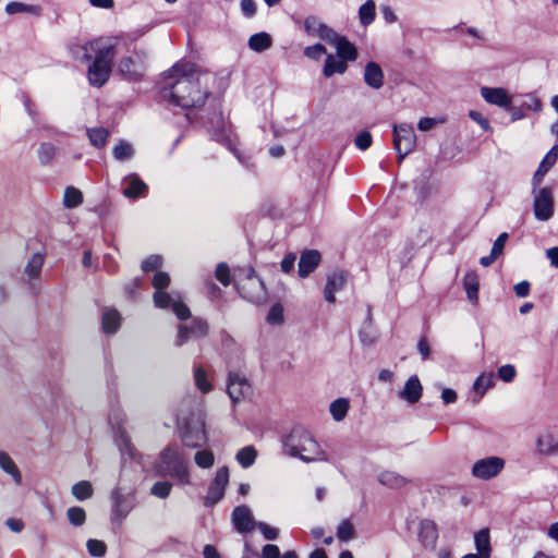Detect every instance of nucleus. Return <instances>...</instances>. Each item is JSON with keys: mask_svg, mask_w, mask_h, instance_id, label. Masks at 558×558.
<instances>
[{"mask_svg": "<svg viewBox=\"0 0 558 558\" xmlns=\"http://www.w3.org/2000/svg\"><path fill=\"white\" fill-rule=\"evenodd\" d=\"M211 80L209 74L198 73L195 64L178 62L163 73L162 96L182 108L199 107L208 97Z\"/></svg>", "mask_w": 558, "mask_h": 558, "instance_id": "obj_1", "label": "nucleus"}, {"mask_svg": "<svg viewBox=\"0 0 558 558\" xmlns=\"http://www.w3.org/2000/svg\"><path fill=\"white\" fill-rule=\"evenodd\" d=\"M72 53L84 61L95 58L88 68V81L93 86L100 87L108 81L113 58V47L111 45L102 39H96L83 46L73 47Z\"/></svg>", "mask_w": 558, "mask_h": 558, "instance_id": "obj_2", "label": "nucleus"}, {"mask_svg": "<svg viewBox=\"0 0 558 558\" xmlns=\"http://www.w3.org/2000/svg\"><path fill=\"white\" fill-rule=\"evenodd\" d=\"M284 451L304 462L327 461L319 444L307 432H293L284 440Z\"/></svg>", "mask_w": 558, "mask_h": 558, "instance_id": "obj_3", "label": "nucleus"}, {"mask_svg": "<svg viewBox=\"0 0 558 558\" xmlns=\"http://www.w3.org/2000/svg\"><path fill=\"white\" fill-rule=\"evenodd\" d=\"M156 470L160 475L175 478L180 484H190L187 461L177 446H168L162 450Z\"/></svg>", "mask_w": 558, "mask_h": 558, "instance_id": "obj_4", "label": "nucleus"}, {"mask_svg": "<svg viewBox=\"0 0 558 558\" xmlns=\"http://www.w3.org/2000/svg\"><path fill=\"white\" fill-rule=\"evenodd\" d=\"M151 283L156 289L154 294V303L156 307L162 311H171L173 314H190L189 308L182 302L180 296H174L162 291V289L167 288L170 283V277L167 272H156Z\"/></svg>", "mask_w": 558, "mask_h": 558, "instance_id": "obj_5", "label": "nucleus"}, {"mask_svg": "<svg viewBox=\"0 0 558 558\" xmlns=\"http://www.w3.org/2000/svg\"><path fill=\"white\" fill-rule=\"evenodd\" d=\"M393 148L398 155V161L401 162L405 156L412 153L416 147V135L413 125L410 123L393 124Z\"/></svg>", "mask_w": 558, "mask_h": 558, "instance_id": "obj_6", "label": "nucleus"}, {"mask_svg": "<svg viewBox=\"0 0 558 558\" xmlns=\"http://www.w3.org/2000/svg\"><path fill=\"white\" fill-rule=\"evenodd\" d=\"M240 294L254 303H263L266 301V289L264 282L251 269L246 277L236 283Z\"/></svg>", "mask_w": 558, "mask_h": 558, "instance_id": "obj_7", "label": "nucleus"}, {"mask_svg": "<svg viewBox=\"0 0 558 558\" xmlns=\"http://www.w3.org/2000/svg\"><path fill=\"white\" fill-rule=\"evenodd\" d=\"M505 459L490 456L475 461L472 465L471 474L478 480L488 481L498 476L505 469Z\"/></svg>", "mask_w": 558, "mask_h": 558, "instance_id": "obj_8", "label": "nucleus"}, {"mask_svg": "<svg viewBox=\"0 0 558 558\" xmlns=\"http://www.w3.org/2000/svg\"><path fill=\"white\" fill-rule=\"evenodd\" d=\"M533 209L539 221H547L554 216V196L549 187L534 189Z\"/></svg>", "mask_w": 558, "mask_h": 558, "instance_id": "obj_9", "label": "nucleus"}, {"mask_svg": "<svg viewBox=\"0 0 558 558\" xmlns=\"http://www.w3.org/2000/svg\"><path fill=\"white\" fill-rule=\"evenodd\" d=\"M183 322L179 325L177 345H182L192 336H204L207 332V324L202 318L193 316H180Z\"/></svg>", "mask_w": 558, "mask_h": 558, "instance_id": "obj_10", "label": "nucleus"}, {"mask_svg": "<svg viewBox=\"0 0 558 558\" xmlns=\"http://www.w3.org/2000/svg\"><path fill=\"white\" fill-rule=\"evenodd\" d=\"M229 482V470L222 466L217 470L214 481L211 482L204 505L211 507L222 499L225 489Z\"/></svg>", "mask_w": 558, "mask_h": 558, "instance_id": "obj_11", "label": "nucleus"}, {"mask_svg": "<svg viewBox=\"0 0 558 558\" xmlns=\"http://www.w3.org/2000/svg\"><path fill=\"white\" fill-rule=\"evenodd\" d=\"M44 262L45 257L41 253H34L24 266L23 279L33 290H38L40 288V275Z\"/></svg>", "mask_w": 558, "mask_h": 558, "instance_id": "obj_12", "label": "nucleus"}, {"mask_svg": "<svg viewBox=\"0 0 558 558\" xmlns=\"http://www.w3.org/2000/svg\"><path fill=\"white\" fill-rule=\"evenodd\" d=\"M348 282V275L343 270H333L327 276L326 284L324 288V298L327 302L333 303L336 301L335 294L342 291Z\"/></svg>", "mask_w": 558, "mask_h": 558, "instance_id": "obj_13", "label": "nucleus"}, {"mask_svg": "<svg viewBox=\"0 0 558 558\" xmlns=\"http://www.w3.org/2000/svg\"><path fill=\"white\" fill-rule=\"evenodd\" d=\"M481 96L490 105L509 110L512 104V97L502 87H487L481 88Z\"/></svg>", "mask_w": 558, "mask_h": 558, "instance_id": "obj_14", "label": "nucleus"}, {"mask_svg": "<svg viewBox=\"0 0 558 558\" xmlns=\"http://www.w3.org/2000/svg\"><path fill=\"white\" fill-rule=\"evenodd\" d=\"M227 392L233 403H236L251 393V385L238 374H230L228 379Z\"/></svg>", "mask_w": 558, "mask_h": 558, "instance_id": "obj_15", "label": "nucleus"}, {"mask_svg": "<svg viewBox=\"0 0 558 558\" xmlns=\"http://www.w3.org/2000/svg\"><path fill=\"white\" fill-rule=\"evenodd\" d=\"M232 522L239 533H250L256 525L252 511L247 506H238L233 509Z\"/></svg>", "mask_w": 558, "mask_h": 558, "instance_id": "obj_16", "label": "nucleus"}, {"mask_svg": "<svg viewBox=\"0 0 558 558\" xmlns=\"http://www.w3.org/2000/svg\"><path fill=\"white\" fill-rule=\"evenodd\" d=\"M418 538L426 549H435L438 539L436 523L432 520H422L420 522Z\"/></svg>", "mask_w": 558, "mask_h": 558, "instance_id": "obj_17", "label": "nucleus"}, {"mask_svg": "<svg viewBox=\"0 0 558 558\" xmlns=\"http://www.w3.org/2000/svg\"><path fill=\"white\" fill-rule=\"evenodd\" d=\"M182 442L185 447L197 448L206 441V432L203 424L190 425L182 434Z\"/></svg>", "mask_w": 558, "mask_h": 558, "instance_id": "obj_18", "label": "nucleus"}, {"mask_svg": "<svg viewBox=\"0 0 558 558\" xmlns=\"http://www.w3.org/2000/svg\"><path fill=\"white\" fill-rule=\"evenodd\" d=\"M423 392L422 384L416 375L411 376L402 390L399 391V398L405 400L407 402L413 404L416 403Z\"/></svg>", "mask_w": 558, "mask_h": 558, "instance_id": "obj_19", "label": "nucleus"}, {"mask_svg": "<svg viewBox=\"0 0 558 558\" xmlns=\"http://www.w3.org/2000/svg\"><path fill=\"white\" fill-rule=\"evenodd\" d=\"M122 184L123 195L128 198L142 196L147 190V185L135 173L126 175L123 179Z\"/></svg>", "mask_w": 558, "mask_h": 558, "instance_id": "obj_20", "label": "nucleus"}, {"mask_svg": "<svg viewBox=\"0 0 558 558\" xmlns=\"http://www.w3.org/2000/svg\"><path fill=\"white\" fill-rule=\"evenodd\" d=\"M365 84L374 89H379L384 85V72L376 62H368L364 70Z\"/></svg>", "mask_w": 558, "mask_h": 558, "instance_id": "obj_21", "label": "nucleus"}, {"mask_svg": "<svg viewBox=\"0 0 558 558\" xmlns=\"http://www.w3.org/2000/svg\"><path fill=\"white\" fill-rule=\"evenodd\" d=\"M320 262V254L317 251H306L302 253L299 262V276L307 277L313 272Z\"/></svg>", "mask_w": 558, "mask_h": 558, "instance_id": "obj_22", "label": "nucleus"}, {"mask_svg": "<svg viewBox=\"0 0 558 558\" xmlns=\"http://www.w3.org/2000/svg\"><path fill=\"white\" fill-rule=\"evenodd\" d=\"M112 517L114 520H123L132 510V504L129 501L120 489H114L112 493Z\"/></svg>", "mask_w": 558, "mask_h": 558, "instance_id": "obj_23", "label": "nucleus"}, {"mask_svg": "<svg viewBox=\"0 0 558 558\" xmlns=\"http://www.w3.org/2000/svg\"><path fill=\"white\" fill-rule=\"evenodd\" d=\"M119 72L130 80H137L143 75L144 66L132 57H124L119 62Z\"/></svg>", "mask_w": 558, "mask_h": 558, "instance_id": "obj_24", "label": "nucleus"}, {"mask_svg": "<svg viewBox=\"0 0 558 558\" xmlns=\"http://www.w3.org/2000/svg\"><path fill=\"white\" fill-rule=\"evenodd\" d=\"M377 480L381 485L390 489H401L411 482L405 476L389 470L380 472Z\"/></svg>", "mask_w": 558, "mask_h": 558, "instance_id": "obj_25", "label": "nucleus"}, {"mask_svg": "<svg viewBox=\"0 0 558 558\" xmlns=\"http://www.w3.org/2000/svg\"><path fill=\"white\" fill-rule=\"evenodd\" d=\"M536 447L543 456H556L558 454V438L551 433H544L537 438Z\"/></svg>", "mask_w": 558, "mask_h": 558, "instance_id": "obj_26", "label": "nucleus"}, {"mask_svg": "<svg viewBox=\"0 0 558 558\" xmlns=\"http://www.w3.org/2000/svg\"><path fill=\"white\" fill-rule=\"evenodd\" d=\"M558 158V145L553 146V148L545 155L537 171L533 177L534 185H538L543 179V177L547 173V171L556 163Z\"/></svg>", "mask_w": 558, "mask_h": 558, "instance_id": "obj_27", "label": "nucleus"}, {"mask_svg": "<svg viewBox=\"0 0 558 558\" xmlns=\"http://www.w3.org/2000/svg\"><path fill=\"white\" fill-rule=\"evenodd\" d=\"M0 469L11 476L14 484H22V474L14 460L5 451H0Z\"/></svg>", "mask_w": 558, "mask_h": 558, "instance_id": "obj_28", "label": "nucleus"}, {"mask_svg": "<svg viewBox=\"0 0 558 558\" xmlns=\"http://www.w3.org/2000/svg\"><path fill=\"white\" fill-rule=\"evenodd\" d=\"M333 46L337 50V57L344 60L347 63L349 61H355L357 58V50L355 46L349 41L344 36H340L339 40H337Z\"/></svg>", "mask_w": 558, "mask_h": 558, "instance_id": "obj_29", "label": "nucleus"}, {"mask_svg": "<svg viewBox=\"0 0 558 558\" xmlns=\"http://www.w3.org/2000/svg\"><path fill=\"white\" fill-rule=\"evenodd\" d=\"M348 69L347 62L333 54H327L323 73L326 77L335 74H343Z\"/></svg>", "mask_w": 558, "mask_h": 558, "instance_id": "obj_30", "label": "nucleus"}, {"mask_svg": "<svg viewBox=\"0 0 558 558\" xmlns=\"http://www.w3.org/2000/svg\"><path fill=\"white\" fill-rule=\"evenodd\" d=\"M495 385L494 375L492 373H483L481 374L473 384V390L477 395V399L474 400L475 403L480 401V399L486 393L488 389H490Z\"/></svg>", "mask_w": 558, "mask_h": 558, "instance_id": "obj_31", "label": "nucleus"}, {"mask_svg": "<svg viewBox=\"0 0 558 558\" xmlns=\"http://www.w3.org/2000/svg\"><path fill=\"white\" fill-rule=\"evenodd\" d=\"M272 45L271 36L268 33L260 32L252 35L248 38V47L253 51L263 52L269 49Z\"/></svg>", "mask_w": 558, "mask_h": 558, "instance_id": "obj_32", "label": "nucleus"}, {"mask_svg": "<svg viewBox=\"0 0 558 558\" xmlns=\"http://www.w3.org/2000/svg\"><path fill=\"white\" fill-rule=\"evenodd\" d=\"M463 287L466 292L468 299L471 302H476L478 298V276L474 271H468L463 278Z\"/></svg>", "mask_w": 558, "mask_h": 558, "instance_id": "obj_33", "label": "nucleus"}, {"mask_svg": "<svg viewBox=\"0 0 558 558\" xmlns=\"http://www.w3.org/2000/svg\"><path fill=\"white\" fill-rule=\"evenodd\" d=\"M112 154L116 160L124 162L134 157L135 150L131 143L121 140L113 147Z\"/></svg>", "mask_w": 558, "mask_h": 558, "instance_id": "obj_34", "label": "nucleus"}, {"mask_svg": "<svg viewBox=\"0 0 558 558\" xmlns=\"http://www.w3.org/2000/svg\"><path fill=\"white\" fill-rule=\"evenodd\" d=\"M350 402L345 398H338L329 405V412L336 422H341L347 416Z\"/></svg>", "mask_w": 558, "mask_h": 558, "instance_id": "obj_35", "label": "nucleus"}, {"mask_svg": "<svg viewBox=\"0 0 558 558\" xmlns=\"http://www.w3.org/2000/svg\"><path fill=\"white\" fill-rule=\"evenodd\" d=\"M475 547L482 556L489 558L490 556V539L488 529H483L474 535Z\"/></svg>", "mask_w": 558, "mask_h": 558, "instance_id": "obj_36", "label": "nucleus"}, {"mask_svg": "<svg viewBox=\"0 0 558 558\" xmlns=\"http://www.w3.org/2000/svg\"><path fill=\"white\" fill-rule=\"evenodd\" d=\"M110 135V132L101 126L90 128L87 130V136L90 144L96 148H102Z\"/></svg>", "mask_w": 558, "mask_h": 558, "instance_id": "obj_37", "label": "nucleus"}, {"mask_svg": "<svg viewBox=\"0 0 558 558\" xmlns=\"http://www.w3.org/2000/svg\"><path fill=\"white\" fill-rule=\"evenodd\" d=\"M40 7L35 4H26L23 2H9L5 5V12L8 14H16V13H26L32 15H39L40 14Z\"/></svg>", "mask_w": 558, "mask_h": 558, "instance_id": "obj_38", "label": "nucleus"}, {"mask_svg": "<svg viewBox=\"0 0 558 558\" xmlns=\"http://www.w3.org/2000/svg\"><path fill=\"white\" fill-rule=\"evenodd\" d=\"M376 16V4L374 0H367L359 9V20L363 26L372 24Z\"/></svg>", "mask_w": 558, "mask_h": 558, "instance_id": "obj_39", "label": "nucleus"}, {"mask_svg": "<svg viewBox=\"0 0 558 558\" xmlns=\"http://www.w3.org/2000/svg\"><path fill=\"white\" fill-rule=\"evenodd\" d=\"M256 457V449L253 446H246L238 451L235 459L242 468L246 469L254 464Z\"/></svg>", "mask_w": 558, "mask_h": 558, "instance_id": "obj_40", "label": "nucleus"}, {"mask_svg": "<svg viewBox=\"0 0 558 558\" xmlns=\"http://www.w3.org/2000/svg\"><path fill=\"white\" fill-rule=\"evenodd\" d=\"M83 202V194L80 190L69 186L64 191L63 205L66 208H75Z\"/></svg>", "mask_w": 558, "mask_h": 558, "instance_id": "obj_41", "label": "nucleus"}, {"mask_svg": "<svg viewBox=\"0 0 558 558\" xmlns=\"http://www.w3.org/2000/svg\"><path fill=\"white\" fill-rule=\"evenodd\" d=\"M72 495L77 500H85L93 495V486L88 481H81L72 486Z\"/></svg>", "mask_w": 558, "mask_h": 558, "instance_id": "obj_42", "label": "nucleus"}, {"mask_svg": "<svg viewBox=\"0 0 558 558\" xmlns=\"http://www.w3.org/2000/svg\"><path fill=\"white\" fill-rule=\"evenodd\" d=\"M66 518L73 526H82L86 521V512L82 507H71L66 510Z\"/></svg>", "mask_w": 558, "mask_h": 558, "instance_id": "obj_43", "label": "nucleus"}, {"mask_svg": "<svg viewBox=\"0 0 558 558\" xmlns=\"http://www.w3.org/2000/svg\"><path fill=\"white\" fill-rule=\"evenodd\" d=\"M90 556L101 558L106 555L107 546L102 541L90 538L86 543Z\"/></svg>", "mask_w": 558, "mask_h": 558, "instance_id": "obj_44", "label": "nucleus"}, {"mask_svg": "<svg viewBox=\"0 0 558 558\" xmlns=\"http://www.w3.org/2000/svg\"><path fill=\"white\" fill-rule=\"evenodd\" d=\"M195 463L203 469H209L213 466L215 458L211 451L201 450L194 456Z\"/></svg>", "mask_w": 558, "mask_h": 558, "instance_id": "obj_45", "label": "nucleus"}, {"mask_svg": "<svg viewBox=\"0 0 558 558\" xmlns=\"http://www.w3.org/2000/svg\"><path fill=\"white\" fill-rule=\"evenodd\" d=\"M56 155V147L50 143H43L38 149V159L40 163L47 165L52 161Z\"/></svg>", "mask_w": 558, "mask_h": 558, "instance_id": "obj_46", "label": "nucleus"}, {"mask_svg": "<svg viewBox=\"0 0 558 558\" xmlns=\"http://www.w3.org/2000/svg\"><path fill=\"white\" fill-rule=\"evenodd\" d=\"M337 536L344 542L351 541L354 537L353 524L348 520L341 521L337 529Z\"/></svg>", "mask_w": 558, "mask_h": 558, "instance_id": "obj_47", "label": "nucleus"}, {"mask_svg": "<svg viewBox=\"0 0 558 558\" xmlns=\"http://www.w3.org/2000/svg\"><path fill=\"white\" fill-rule=\"evenodd\" d=\"M121 316H102L101 328L107 335L114 333L121 325Z\"/></svg>", "mask_w": 558, "mask_h": 558, "instance_id": "obj_48", "label": "nucleus"}, {"mask_svg": "<svg viewBox=\"0 0 558 558\" xmlns=\"http://www.w3.org/2000/svg\"><path fill=\"white\" fill-rule=\"evenodd\" d=\"M194 379L197 388L202 392H208L211 389V384L207 380L205 371L202 367H196L194 371Z\"/></svg>", "mask_w": 558, "mask_h": 558, "instance_id": "obj_49", "label": "nucleus"}, {"mask_svg": "<svg viewBox=\"0 0 558 558\" xmlns=\"http://www.w3.org/2000/svg\"><path fill=\"white\" fill-rule=\"evenodd\" d=\"M324 23L319 22L315 17H307L304 22V29L308 36L318 37Z\"/></svg>", "mask_w": 558, "mask_h": 558, "instance_id": "obj_50", "label": "nucleus"}, {"mask_svg": "<svg viewBox=\"0 0 558 558\" xmlns=\"http://www.w3.org/2000/svg\"><path fill=\"white\" fill-rule=\"evenodd\" d=\"M172 488V484L169 482H157L153 485L150 493L161 499L169 496Z\"/></svg>", "mask_w": 558, "mask_h": 558, "instance_id": "obj_51", "label": "nucleus"}, {"mask_svg": "<svg viewBox=\"0 0 558 558\" xmlns=\"http://www.w3.org/2000/svg\"><path fill=\"white\" fill-rule=\"evenodd\" d=\"M116 441H117V444L119 446L120 451L123 454L128 453L131 457L134 454V449H133V447L131 445L130 437L124 432H120L117 435Z\"/></svg>", "mask_w": 558, "mask_h": 558, "instance_id": "obj_52", "label": "nucleus"}, {"mask_svg": "<svg viewBox=\"0 0 558 558\" xmlns=\"http://www.w3.org/2000/svg\"><path fill=\"white\" fill-rule=\"evenodd\" d=\"M162 265V257L160 255H150L142 263V269L145 272L155 271Z\"/></svg>", "mask_w": 558, "mask_h": 558, "instance_id": "obj_53", "label": "nucleus"}, {"mask_svg": "<svg viewBox=\"0 0 558 558\" xmlns=\"http://www.w3.org/2000/svg\"><path fill=\"white\" fill-rule=\"evenodd\" d=\"M497 375L504 383H511L517 376V369L512 364H506L498 368Z\"/></svg>", "mask_w": 558, "mask_h": 558, "instance_id": "obj_54", "label": "nucleus"}, {"mask_svg": "<svg viewBox=\"0 0 558 558\" xmlns=\"http://www.w3.org/2000/svg\"><path fill=\"white\" fill-rule=\"evenodd\" d=\"M326 53V48L322 44H315L304 48V56L312 60H319Z\"/></svg>", "mask_w": 558, "mask_h": 558, "instance_id": "obj_55", "label": "nucleus"}, {"mask_svg": "<svg viewBox=\"0 0 558 558\" xmlns=\"http://www.w3.org/2000/svg\"><path fill=\"white\" fill-rule=\"evenodd\" d=\"M255 527H257L260 531V533L264 535L266 539L275 541L279 536L278 529L272 527L265 522H256Z\"/></svg>", "mask_w": 558, "mask_h": 558, "instance_id": "obj_56", "label": "nucleus"}, {"mask_svg": "<svg viewBox=\"0 0 558 558\" xmlns=\"http://www.w3.org/2000/svg\"><path fill=\"white\" fill-rule=\"evenodd\" d=\"M339 37H340V35L335 29H332L331 27H329L326 24H324V26L322 27L320 34L318 36V38H320L331 45H333L337 40H339Z\"/></svg>", "mask_w": 558, "mask_h": 558, "instance_id": "obj_57", "label": "nucleus"}, {"mask_svg": "<svg viewBox=\"0 0 558 558\" xmlns=\"http://www.w3.org/2000/svg\"><path fill=\"white\" fill-rule=\"evenodd\" d=\"M215 275L217 280L223 286H228L230 283V270L226 264H219L216 268Z\"/></svg>", "mask_w": 558, "mask_h": 558, "instance_id": "obj_58", "label": "nucleus"}, {"mask_svg": "<svg viewBox=\"0 0 558 558\" xmlns=\"http://www.w3.org/2000/svg\"><path fill=\"white\" fill-rule=\"evenodd\" d=\"M372 145V135L369 132L367 131H363L361 132L356 137H355V146L361 149V150H365L367 149L368 147H371Z\"/></svg>", "mask_w": 558, "mask_h": 558, "instance_id": "obj_59", "label": "nucleus"}, {"mask_svg": "<svg viewBox=\"0 0 558 558\" xmlns=\"http://www.w3.org/2000/svg\"><path fill=\"white\" fill-rule=\"evenodd\" d=\"M469 117L476 122L484 131H490V125L488 120L478 111L471 110L469 112Z\"/></svg>", "mask_w": 558, "mask_h": 558, "instance_id": "obj_60", "label": "nucleus"}, {"mask_svg": "<svg viewBox=\"0 0 558 558\" xmlns=\"http://www.w3.org/2000/svg\"><path fill=\"white\" fill-rule=\"evenodd\" d=\"M507 239L508 233L504 232L499 234V236L495 240L490 252L494 253V255L500 256L504 252Z\"/></svg>", "mask_w": 558, "mask_h": 558, "instance_id": "obj_61", "label": "nucleus"}, {"mask_svg": "<svg viewBox=\"0 0 558 558\" xmlns=\"http://www.w3.org/2000/svg\"><path fill=\"white\" fill-rule=\"evenodd\" d=\"M523 107L533 111H541L543 108L542 101L534 95L530 94L526 96V100L523 102Z\"/></svg>", "mask_w": 558, "mask_h": 558, "instance_id": "obj_62", "label": "nucleus"}, {"mask_svg": "<svg viewBox=\"0 0 558 558\" xmlns=\"http://www.w3.org/2000/svg\"><path fill=\"white\" fill-rule=\"evenodd\" d=\"M240 5L243 15H245L246 17H252L255 15L256 3L254 0H242Z\"/></svg>", "mask_w": 558, "mask_h": 558, "instance_id": "obj_63", "label": "nucleus"}, {"mask_svg": "<svg viewBox=\"0 0 558 558\" xmlns=\"http://www.w3.org/2000/svg\"><path fill=\"white\" fill-rule=\"evenodd\" d=\"M263 558H280V550L277 545L267 544L262 549Z\"/></svg>", "mask_w": 558, "mask_h": 558, "instance_id": "obj_64", "label": "nucleus"}]
</instances>
